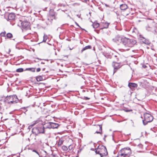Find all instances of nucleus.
I'll use <instances>...</instances> for the list:
<instances>
[{"instance_id": "13", "label": "nucleus", "mask_w": 157, "mask_h": 157, "mask_svg": "<svg viewBox=\"0 0 157 157\" xmlns=\"http://www.w3.org/2000/svg\"><path fill=\"white\" fill-rule=\"evenodd\" d=\"M140 38H141V40H142V42L147 45H149L150 44L151 42L149 40L145 39L144 37L142 36L141 35L140 36Z\"/></svg>"}, {"instance_id": "22", "label": "nucleus", "mask_w": 157, "mask_h": 157, "mask_svg": "<svg viewBox=\"0 0 157 157\" xmlns=\"http://www.w3.org/2000/svg\"><path fill=\"white\" fill-rule=\"evenodd\" d=\"M52 122H49L46 123L44 124V125L46 126V128H52L51 125H52Z\"/></svg>"}, {"instance_id": "29", "label": "nucleus", "mask_w": 157, "mask_h": 157, "mask_svg": "<svg viewBox=\"0 0 157 157\" xmlns=\"http://www.w3.org/2000/svg\"><path fill=\"white\" fill-rule=\"evenodd\" d=\"M48 36L46 34H44L43 36V40L42 41L43 42H45L48 38Z\"/></svg>"}, {"instance_id": "46", "label": "nucleus", "mask_w": 157, "mask_h": 157, "mask_svg": "<svg viewBox=\"0 0 157 157\" xmlns=\"http://www.w3.org/2000/svg\"><path fill=\"white\" fill-rule=\"evenodd\" d=\"M27 108V107H24L22 108V109H25Z\"/></svg>"}, {"instance_id": "43", "label": "nucleus", "mask_w": 157, "mask_h": 157, "mask_svg": "<svg viewBox=\"0 0 157 157\" xmlns=\"http://www.w3.org/2000/svg\"><path fill=\"white\" fill-rule=\"evenodd\" d=\"M138 146H139V147H142V144H139V145H138Z\"/></svg>"}, {"instance_id": "41", "label": "nucleus", "mask_w": 157, "mask_h": 157, "mask_svg": "<svg viewBox=\"0 0 157 157\" xmlns=\"http://www.w3.org/2000/svg\"><path fill=\"white\" fill-rule=\"evenodd\" d=\"M52 157H58L57 155L53 154L52 155Z\"/></svg>"}, {"instance_id": "14", "label": "nucleus", "mask_w": 157, "mask_h": 157, "mask_svg": "<svg viewBox=\"0 0 157 157\" xmlns=\"http://www.w3.org/2000/svg\"><path fill=\"white\" fill-rule=\"evenodd\" d=\"M146 29L148 31L153 32L155 30V28L154 27H152L149 25H147L146 26Z\"/></svg>"}, {"instance_id": "18", "label": "nucleus", "mask_w": 157, "mask_h": 157, "mask_svg": "<svg viewBox=\"0 0 157 157\" xmlns=\"http://www.w3.org/2000/svg\"><path fill=\"white\" fill-rule=\"evenodd\" d=\"M52 125L51 126L52 128H57L59 126V125L57 123H53L52 122Z\"/></svg>"}, {"instance_id": "15", "label": "nucleus", "mask_w": 157, "mask_h": 157, "mask_svg": "<svg viewBox=\"0 0 157 157\" xmlns=\"http://www.w3.org/2000/svg\"><path fill=\"white\" fill-rule=\"evenodd\" d=\"M128 86L130 89H132V88H136L138 86V85L137 84L134 83L130 82L128 84Z\"/></svg>"}, {"instance_id": "33", "label": "nucleus", "mask_w": 157, "mask_h": 157, "mask_svg": "<svg viewBox=\"0 0 157 157\" xmlns=\"http://www.w3.org/2000/svg\"><path fill=\"white\" fill-rule=\"evenodd\" d=\"M73 148V146L72 145H70L68 147V149L70 150H71Z\"/></svg>"}, {"instance_id": "1", "label": "nucleus", "mask_w": 157, "mask_h": 157, "mask_svg": "<svg viewBox=\"0 0 157 157\" xmlns=\"http://www.w3.org/2000/svg\"><path fill=\"white\" fill-rule=\"evenodd\" d=\"M123 44L126 48H132L136 44V41L133 39H130L125 37L123 40Z\"/></svg>"}, {"instance_id": "17", "label": "nucleus", "mask_w": 157, "mask_h": 157, "mask_svg": "<svg viewBox=\"0 0 157 157\" xmlns=\"http://www.w3.org/2000/svg\"><path fill=\"white\" fill-rule=\"evenodd\" d=\"M52 17L50 18L49 16H48L47 19V21L46 22V23L47 25H50L52 23V21L53 19Z\"/></svg>"}, {"instance_id": "5", "label": "nucleus", "mask_w": 157, "mask_h": 157, "mask_svg": "<svg viewBox=\"0 0 157 157\" xmlns=\"http://www.w3.org/2000/svg\"><path fill=\"white\" fill-rule=\"evenodd\" d=\"M144 119L143 120V124L144 125H146L148 123L150 122L153 120V117L150 114L146 113L144 114Z\"/></svg>"}, {"instance_id": "16", "label": "nucleus", "mask_w": 157, "mask_h": 157, "mask_svg": "<svg viewBox=\"0 0 157 157\" xmlns=\"http://www.w3.org/2000/svg\"><path fill=\"white\" fill-rule=\"evenodd\" d=\"M109 23L107 22H102L101 24V25L103 26V28H102L101 29L107 28L109 27Z\"/></svg>"}, {"instance_id": "20", "label": "nucleus", "mask_w": 157, "mask_h": 157, "mask_svg": "<svg viewBox=\"0 0 157 157\" xmlns=\"http://www.w3.org/2000/svg\"><path fill=\"white\" fill-rule=\"evenodd\" d=\"M55 13L53 10H51L49 12V15L48 16L50 18L52 17L53 18L54 17Z\"/></svg>"}, {"instance_id": "7", "label": "nucleus", "mask_w": 157, "mask_h": 157, "mask_svg": "<svg viewBox=\"0 0 157 157\" xmlns=\"http://www.w3.org/2000/svg\"><path fill=\"white\" fill-rule=\"evenodd\" d=\"M9 101V104H12L17 103L18 99L16 95H10Z\"/></svg>"}, {"instance_id": "24", "label": "nucleus", "mask_w": 157, "mask_h": 157, "mask_svg": "<svg viewBox=\"0 0 157 157\" xmlns=\"http://www.w3.org/2000/svg\"><path fill=\"white\" fill-rule=\"evenodd\" d=\"M92 25L94 28L96 29L99 27V23H98L94 22V23Z\"/></svg>"}, {"instance_id": "32", "label": "nucleus", "mask_w": 157, "mask_h": 157, "mask_svg": "<svg viewBox=\"0 0 157 157\" xmlns=\"http://www.w3.org/2000/svg\"><path fill=\"white\" fill-rule=\"evenodd\" d=\"M38 121H34L33 122V124H31L30 126H29V127H32V126H33L34 125H35L36 124L38 123Z\"/></svg>"}, {"instance_id": "21", "label": "nucleus", "mask_w": 157, "mask_h": 157, "mask_svg": "<svg viewBox=\"0 0 157 157\" xmlns=\"http://www.w3.org/2000/svg\"><path fill=\"white\" fill-rule=\"evenodd\" d=\"M98 126L99 127V131H96L95 132V133H96L97 134H101L102 132V125H98Z\"/></svg>"}, {"instance_id": "48", "label": "nucleus", "mask_w": 157, "mask_h": 157, "mask_svg": "<svg viewBox=\"0 0 157 157\" xmlns=\"http://www.w3.org/2000/svg\"><path fill=\"white\" fill-rule=\"evenodd\" d=\"M146 67V65H145V66H143V67L145 68Z\"/></svg>"}, {"instance_id": "52", "label": "nucleus", "mask_w": 157, "mask_h": 157, "mask_svg": "<svg viewBox=\"0 0 157 157\" xmlns=\"http://www.w3.org/2000/svg\"><path fill=\"white\" fill-rule=\"evenodd\" d=\"M97 32V33H98V32Z\"/></svg>"}, {"instance_id": "37", "label": "nucleus", "mask_w": 157, "mask_h": 157, "mask_svg": "<svg viewBox=\"0 0 157 157\" xmlns=\"http://www.w3.org/2000/svg\"><path fill=\"white\" fill-rule=\"evenodd\" d=\"M33 151L35 152L39 156L40 155H39V153H38V152L36 150H33Z\"/></svg>"}, {"instance_id": "42", "label": "nucleus", "mask_w": 157, "mask_h": 157, "mask_svg": "<svg viewBox=\"0 0 157 157\" xmlns=\"http://www.w3.org/2000/svg\"><path fill=\"white\" fill-rule=\"evenodd\" d=\"M75 24L78 27H79L80 28H81L80 27V26L78 25V24L76 22H75Z\"/></svg>"}, {"instance_id": "49", "label": "nucleus", "mask_w": 157, "mask_h": 157, "mask_svg": "<svg viewBox=\"0 0 157 157\" xmlns=\"http://www.w3.org/2000/svg\"><path fill=\"white\" fill-rule=\"evenodd\" d=\"M41 63L44 64V63L41 62Z\"/></svg>"}, {"instance_id": "53", "label": "nucleus", "mask_w": 157, "mask_h": 157, "mask_svg": "<svg viewBox=\"0 0 157 157\" xmlns=\"http://www.w3.org/2000/svg\"><path fill=\"white\" fill-rule=\"evenodd\" d=\"M129 49H127L126 50H128Z\"/></svg>"}, {"instance_id": "19", "label": "nucleus", "mask_w": 157, "mask_h": 157, "mask_svg": "<svg viewBox=\"0 0 157 157\" xmlns=\"http://www.w3.org/2000/svg\"><path fill=\"white\" fill-rule=\"evenodd\" d=\"M120 8L121 10H125L127 8L128 6L125 4H122L120 5Z\"/></svg>"}, {"instance_id": "23", "label": "nucleus", "mask_w": 157, "mask_h": 157, "mask_svg": "<svg viewBox=\"0 0 157 157\" xmlns=\"http://www.w3.org/2000/svg\"><path fill=\"white\" fill-rule=\"evenodd\" d=\"M91 48V47L90 45H88L85 47L83 48L81 51V53H82L84 51L86 50L90 49Z\"/></svg>"}, {"instance_id": "27", "label": "nucleus", "mask_w": 157, "mask_h": 157, "mask_svg": "<svg viewBox=\"0 0 157 157\" xmlns=\"http://www.w3.org/2000/svg\"><path fill=\"white\" fill-rule=\"evenodd\" d=\"M36 79L38 82L40 81L43 80V78L41 76H38L36 77Z\"/></svg>"}, {"instance_id": "34", "label": "nucleus", "mask_w": 157, "mask_h": 157, "mask_svg": "<svg viewBox=\"0 0 157 157\" xmlns=\"http://www.w3.org/2000/svg\"><path fill=\"white\" fill-rule=\"evenodd\" d=\"M6 34V32H2L1 33V36H5Z\"/></svg>"}, {"instance_id": "31", "label": "nucleus", "mask_w": 157, "mask_h": 157, "mask_svg": "<svg viewBox=\"0 0 157 157\" xmlns=\"http://www.w3.org/2000/svg\"><path fill=\"white\" fill-rule=\"evenodd\" d=\"M23 69L22 68H19L17 69L16 70L17 72H21L23 71Z\"/></svg>"}, {"instance_id": "39", "label": "nucleus", "mask_w": 157, "mask_h": 157, "mask_svg": "<svg viewBox=\"0 0 157 157\" xmlns=\"http://www.w3.org/2000/svg\"><path fill=\"white\" fill-rule=\"evenodd\" d=\"M10 52H11L10 49H9L8 50V52H7L9 54H10V55L12 56V54H10Z\"/></svg>"}, {"instance_id": "8", "label": "nucleus", "mask_w": 157, "mask_h": 157, "mask_svg": "<svg viewBox=\"0 0 157 157\" xmlns=\"http://www.w3.org/2000/svg\"><path fill=\"white\" fill-rule=\"evenodd\" d=\"M21 26L22 28L25 30L31 29L30 23L27 21H24L21 22Z\"/></svg>"}, {"instance_id": "40", "label": "nucleus", "mask_w": 157, "mask_h": 157, "mask_svg": "<svg viewBox=\"0 0 157 157\" xmlns=\"http://www.w3.org/2000/svg\"><path fill=\"white\" fill-rule=\"evenodd\" d=\"M40 71V68H37L36 69V71L37 72H39Z\"/></svg>"}, {"instance_id": "35", "label": "nucleus", "mask_w": 157, "mask_h": 157, "mask_svg": "<svg viewBox=\"0 0 157 157\" xmlns=\"http://www.w3.org/2000/svg\"><path fill=\"white\" fill-rule=\"evenodd\" d=\"M62 148L63 150H64L65 151H67V147L66 146H63Z\"/></svg>"}, {"instance_id": "10", "label": "nucleus", "mask_w": 157, "mask_h": 157, "mask_svg": "<svg viewBox=\"0 0 157 157\" xmlns=\"http://www.w3.org/2000/svg\"><path fill=\"white\" fill-rule=\"evenodd\" d=\"M112 66L114 68L113 74L115 73L117 70L120 68L121 66L120 63L116 62H113L112 63Z\"/></svg>"}, {"instance_id": "25", "label": "nucleus", "mask_w": 157, "mask_h": 157, "mask_svg": "<svg viewBox=\"0 0 157 157\" xmlns=\"http://www.w3.org/2000/svg\"><path fill=\"white\" fill-rule=\"evenodd\" d=\"M35 68H26L25 71H30L33 72H34L35 71Z\"/></svg>"}, {"instance_id": "30", "label": "nucleus", "mask_w": 157, "mask_h": 157, "mask_svg": "<svg viewBox=\"0 0 157 157\" xmlns=\"http://www.w3.org/2000/svg\"><path fill=\"white\" fill-rule=\"evenodd\" d=\"M6 37L7 38H10L13 37V35L11 33H8L6 34Z\"/></svg>"}, {"instance_id": "12", "label": "nucleus", "mask_w": 157, "mask_h": 157, "mask_svg": "<svg viewBox=\"0 0 157 157\" xmlns=\"http://www.w3.org/2000/svg\"><path fill=\"white\" fill-rule=\"evenodd\" d=\"M58 7H60V9H63V8H65L64 10H62L64 12H65V11H66L67 10V9L68 7V6L67 5L59 3L58 4Z\"/></svg>"}, {"instance_id": "9", "label": "nucleus", "mask_w": 157, "mask_h": 157, "mask_svg": "<svg viewBox=\"0 0 157 157\" xmlns=\"http://www.w3.org/2000/svg\"><path fill=\"white\" fill-rule=\"evenodd\" d=\"M125 38V37H123L119 36H117L114 38L113 39V41L116 43H118L119 42L123 44V40Z\"/></svg>"}, {"instance_id": "51", "label": "nucleus", "mask_w": 157, "mask_h": 157, "mask_svg": "<svg viewBox=\"0 0 157 157\" xmlns=\"http://www.w3.org/2000/svg\"><path fill=\"white\" fill-rule=\"evenodd\" d=\"M151 130H152V128H151Z\"/></svg>"}, {"instance_id": "11", "label": "nucleus", "mask_w": 157, "mask_h": 157, "mask_svg": "<svg viewBox=\"0 0 157 157\" xmlns=\"http://www.w3.org/2000/svg\"><path fill=\"white\" fill-rule=\"evenodd\" d=\"M10 98V96H2L1 97V101L5 103L9 104V98Z\"/></svg>"}, {"instance_id": "50", "label": "nucleus", "mask_w": 157, "mask_h": 157, "mask_svg": "<svg viewBox=\"0 0 157 157\" xmlns=\"http://www.w3.org/2000/svg\"><path fill=\"white\" fill-rule=\"evenodd\" d=\"M115 58H116L117 57V56H115Z\"/></svg>"}, {"instance_id": "3", "label": "nucleus", "mask_w": 157, "mask_h": 157, "mask_svg": "<svg viewBox=\"0 0 157 157\" xmlns=\"http://www.w3.org/2000/svg\"><path fill=\"white\" fill-rule=\"evenodd\" d=\"M95 153L100 155L101 157L106 156L108 154L106 148L103 146H98L95 149Z\"/></svg>"}, {"instance_id": "44", "label": "nucleus", "mask_w": 157, "mask_h": 157, "mask_svg": "<svg viewBox=\"0 0 157 157\" xmlns=\"http://www.w3.org/2000/svg\"><path fill=\"white\" fill-rule=\"evenodd\" d=\"M107 136L106 135H105L104 136V140L105 141V138H106V137Z\"/></svg>"}, {"instance_id": "2", "label": "nucleus", "mask_w": 157, "mask_h": 157, "mask_svg": "<svg viewBox=\"0 0 157 157\" xmlns=\"http://www.w3.org/2000/svg\"><path fill=\"white\" fill-rule=\"evenodd\" d=\"M131 154L130 148L122 149L118 153L117 157H128Z\"/></svg>"}, {"instance_id": "36", "label": "nucleus", "mask_w": 157, "mask_h": 157, "mask_svg": "<svg viewBox=\"0 0 157 157\" xmlns=\"http://www.w3.org/2000/svg\"><path fill=\"white\" fill-rule=\"evenodd\" d=\"M132 33H138V30H137V29L136 28H134L133 30L132 31Z\"/></svg>"}, {"instance_id": "26", "label": "nucleus", "mask_w": 157, "mask_h": 157, "mask_svg": "<svg viewBox=\"0 0 157 157\" xmlns=\"http://www.w3.org/2000/svg\"><path fill=\"white\" fill-rule=\"evenodd\" d=\"M63 141L61 139H59L57 145L58 146H60L63 144Z\"/></svg>"}, {"instance_id": "28", "label": "nucleus", "mask_w": 157, "mask_h": 157, "mask_svg": "<svg viewBox=\"0 0 157 157\" xmlns=\"http://www.w3.org/2000/svg\"><path fill=\"white\" fill-rule=\"evenodd\" d=\"M45 154L42 155H39L40 157H49V155L47 154L46 151H44Z\"/></svg>"}, {"instance_id": "47", "label": "nucleus", "mask_w": 157, "mask_h": 157, "mask_svg": "<svg viewBox=\"0 0 157 157\" xmlns=\"http://www.w3.org/2000/svg\"><path fill=\"white\" fill-rule=\"evenodd\" d=\"M105 6H106V7H108L109 6L107 4H105Z\"/></svg>"}, {"instance_id": "45", "label": "nucleus", "mask_w": 157, "mask_h": 157, "mask_svg": "<svg viewBox=\"0 0 157 157\" xmlns=\"http://www.w3.org/2000/svg\"><path fill=\"white\" fill-rule=\"evenodd\" d=\"M85 99L86 100H88L90 98H88L87 97H85Z\"/></svg>"}, {"instance_id": "4", "label": "nucleus", "mask_w": 157, "mask_h": 157, "mask_svg": "<svg viewBox=\"0 0 157 157\" xmlns=\"http://www.w3.org/2000/svg\"><path fill=\"white\" fill-rule=\"evenodd\" d=\"M44 127L42 124H40L39 127H34L32 129L33 133L37 135L40 133H43L44 132Z\"/></svg>"}, {"instance_id": "38", "label": "nucleus", "mask_w": 157, "mask_h": 157, "mask_svg": "<svg viewBox=\"0 0 157 157\" xmlns=\"http://www.w3.org/2000/svg\"><path fill=\"white\" fill-rule=\"evenodd\" d=\"M124 110L126 112H128L132 111V110L124 109Z\"/></svg>"}, {"instance_id": "6", "label": "nucleus", "mask_w": 157, "mask_h": 157, "mask_svg": "<svg viewBox=\"0 0 157 157\" xmlns=\"http://www.w3.org/2000/svg\"><path fill=\"white\" fill-rule=\"evenodd\" d=\"M2 16L7 21H10L14 20L15 17V14L12 13H6L4 15H2Z\"/></svg>"}, {"instance_id": "54", "label": "nucleus", "mask_w": 157, "mask_h": 157, "mask_svg": "<svg viewBox=\"0 0 157 157\" xmlns=\"http://www.w3.org/2000/svg\"><path fill=\"white\" fill-rule=\"evenodd\" d=\"M76 157H78V156H76Z\"/></svg>"}]
</instances>
